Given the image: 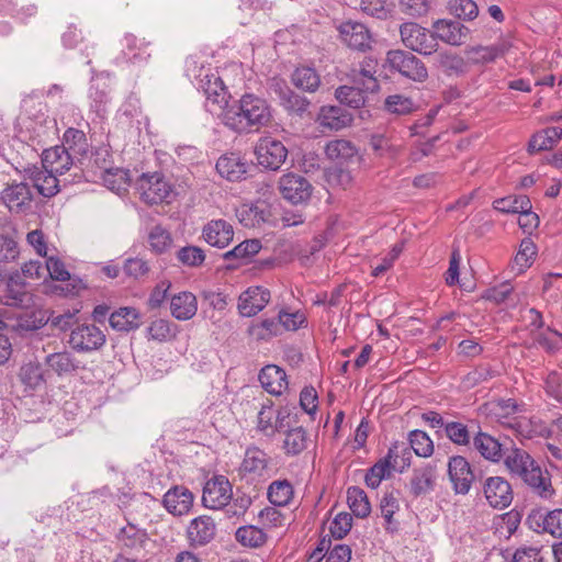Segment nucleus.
I'll list each match as a JSON object with an SVG mask.
<instances>
[{"label": "nucleus", "mask_w": 562, "mask_h": 562, "mask_svg": "<svg viewBox=\"0 0 562 562\" xmlns=\"http://www.w3.org/2000/svg\"><path fill=\"white\" fill-rule=\"evenodd\" d=\"M218 116L231 130L246 132L268 125L272 115L265 99L252 93H245L238 102L220 112Z\"/></svg>", "instance_id": "nucleus-1"}, {"label": "nucleus", "mask_w": 562, "mask_h": 562, "mask_svg": "<svg viewBox=\"0 0 562 562\" xmlns=\"http://www.w3.org/2000/svg\"><path fill=\"white\" fill-rule=\"evenodd\" d=\"M186 75L202 90L206 98V108L218 116L228 106V92L217 72H213L211 68H205L194 57L186 60Z\"/></svg>", "instance_id": "nucleus-2"}, {"label": "nucleus", "mask_w": 562, "mask_h": 562, "mask_svg": "<svg viewBox=\"0 0 562 562\" xmlns=\"http://www.w3.org/2000/svg\"><path fill=\"white\" fill-rule=\"evenodd\" d=\"M136 186L140 199L148 204L169 203L175 196L173 187L157 172L142 175Z\"/></svg>", "instance_id": "nucleus-3"}, {"label": "nucleus", "mask_w": 562, "mask_h": 562, "mask_svg": "<svg viewBox=\"0 0 562 562\" xmlns=\"http://www.w3.org/2000/svg\"><path fill=\"white\" fill-rule=\"evenodd\" d=\"M514 475L520 477L542 499H551L555 494L550 473L533 459L519 468Z\"/></svg>", "instance_id": "nucleus-4"}, {"label": "nucleus", "mask_w": 562, "mask_h": 562, "mask_svg": "<svg viewBox=\"0 0 562 562\" xmlns=\"http://www.w3.org/2000/svg\"><path fill=\"white\" fill-rule=\"evenodd\" d=\"M238 473L248 483L266 481L271 476L270 458L258 448H249L245 452Z\"/></svg>", "instance_id": "nucleus-5"}, {"label": "nucleus", "mask_w": 562, "mask_h": 562, "mask_svg": "<svg viewBox=\"0 0 562 562\" xmlns=\"http://www.w3.org/2000/svg\"><path fill=\"white\" fill-rule=\"evenodd\" d=\"M255 156L259 166L278 170L288 157V149L279 139L265 135L256 143Z\"/></svg>", "instance_id": "nucleus-6"}, {"label": "nucleus", "mask_w": 562, "mask_h": 562, "mask_svg": "<svg viewBox=\"0 0 562 562\" xmlns=\"http://www.w3.org/2000/svg\"><path fill=\"white\" fill-rule=\"evenodd\" d=\"M403 44L419 54L430 55L437 52V41L434 34L417 23H404L401 29Z\"/></svg>", "instance_id": "nucleus-7"}, {"label": "nucleus", "mask_w": 562, "mask_h": 562, "mask_svg": "<svg viewBox=\"0 0 562 562\" xmlns=\"http://www.w3.org/2000/svg\"><path fill=\"white\" fill-rule=\"evenodd\" d=\"M386 63L392 69L414 81L423 82L428 77L423 61L411 53L400 49L390 50L386 55Z\"/></svg>", "instance_id": "nucleus-8"}, {"label": "nucleus", "mask_w": 562, "mask_h": 562, "mask_svg": "<svg viewBox=\"0 0 562 562\" xmlns=\"http://www.w3.org/2000/svg\"><path fill=\"white\" fill-rule=\"evenodd\" d=\"M69 344L78 351H93L105 344V335L94 324H82L71 330Z\"/></svg>", "instance_id": "nucleus-9"}, {"label": "nucleus", "mask_w": 562, "mask_h": 562, "mask_svg": "<svg viewBox=\"0 0 562 562\" xmlns=\"http://www.w3.org/2000/svg\"><path fill=\"white\" fill-rule=\"evenodd\" d=\"M232 498V485L223 476H214L209 480L203 488V505L211 509H221L229 503Z\"/></svg>", "instance_id": "nucleus-10"}, {"label": "nucleus", "mask_w": 562, "mask_h": 562, "mask_svg": "<svg viewBox=\"0 0 562 562\" xmlns=\"http://www.w3.org/2000/svg\"><path fill=\"white\" fill-rule=\"evenodd\" d=\"M270 297L268 289L259 285L249 286L238 296V313L244 317L255 316L267 306Z\"/></svg>", "instance_id": "nucleus-11"}, {"label": "nucleus", "mask_w": 562, "mask_h": 562, "mask_svg": "<svg viewBox=\"0 0 562 562\" xmlns=\"http://www.w3.org/2000/svg\"><path fill=\"white\" fill-rule=\"evenodd\" d=\"M279 189L282 196L293 204L307 201L312 193L311 183L295 173L283 175L279 180Z\"/></svg>", "instance_id": "nucleus-12"}, {"label": "nucleus", "mask_w": 562, "mask_h": 562, "mask_svg": "<svg viewBox=\"0 0 562 562\" xmlns=\"http://www.w3.org/2000/svg\"><path fill=\"white\" fill-rule=\"evenodd\" d=\"M448 475L457 494H468L474 480L470 463L464 457L454 456L448 462Z\"/></svg>", "instance_id": "nucleus-13"}, {"label": "nucleus", "mask_w": 562, "mask_h": 562, "mask_svg": "<svg viewBox=\"0 0 562 562\" xmlns=\"http://www.w3.org/2000/svg\"><path fill=\"white\" fill-rule=\"evenodd\" d=\"M484 495L488 504L498 509L508 507L513 501L512 486L501 476H491L485 480Z\"/></svg>", "instance_id": "nucleus-14"}, {"label": "nucleus", "mask_w": 562, "mask_h": 562, "mask_svg": "<svg viewBox=\"0 0 562 562\" xmlns=\"http://www.w3.org/2000/svg\"><path fill=\"white\" fill-rule=\"evenodd\" d=\"M2 200L11 212L24 213L32 207L33 193L25 182L12 183L3 190Z\"/></svg>", "instance_id": "nucleus-15"}, {"label": "nucleus", "mask_w": 562, "mask_h": 562, "mask_svg": "<svg viewBox=\"0 0 562 562\" xmlns=\"http://www.w3.org/2000/svg\"><path fill=\"white\" fill-rule=\"evenodd\" d=\"M341 41L350 48L366 50L371 46V34L368 27L359 22H345L338 27Z\"/></svg>", "instance_id": "nucleus-16"}, {"label": "nucleus", "mask_w": 562, "mask_h": 562, "mask_svg": "<svg viewBox=\"0 0 562 562\" xmlns=\"http://www.w3.org/2000/svg\"><path fill=\"white\" fill-rule=\"evenodd\" d=\"M25 179L30 180L37 192L45 198L54 196L59 191L57 175L43 168L42 164L26 168Z\"/></svg>", "instance_id": "nucleus-17"}, {"label": "nucleus", "mask_w": 562, "mask_h": 562, "mask_svg": "<svg viewBox=\"0 0 562 562\" xmlns=\"http://www.w3.org/2000/svg\"><path fill=\"white\" fill-rule=\"evenodd\" d=\"M216 533L214 520L206 515L192 519L187 528V539L192 547H202L210 543Z\"/></svg>", "instance_id": "nucleus-18"}, {"label": "nucleus", "mask_w": 562, "mask_h": 562, "mask_svg": "<svg viewBox=\"0 0 562 562\" xmlns=\"http://www.w3.org/2000/svg\"><path fill=\"white\" fill-rule=\"evenodd\" d=\"M432 29L436 40L439 38L440 41L452 46L462 45L465 42L469 33L468 27H465L459 21L447 19L437 20L432 24Z\"/></svg>", "instance_id": "nucleus-19"}, {"label": "nucleus", "mask_w": 562, "mask_h": 562, "mask_svg": "<svg viewBox=\"0 0 562 562\" xmlns=\"http://www.w3.org/2000/svg\"><path fill=\"white\" fill-rule=\"evenodd\" d=\"M194 496L192 492L182 485L171 487L164 495V506L173 516H182L190 512Z\"/></svg>", "instance_id": "nucleus-20"}, {"label": "nucleus", "mask_w": 562, "mask_h": 562, "mask_svg": "<svg viewBox=\"0 0 562 562\" xmlns=\"http://www.w3.org/2000/svg\"><path fill=\"white\" fill-rule=\"evenodd\" d=\"M216 171L228 181H240L246 178L249 170L248 161L237 154L221 156L216 161Z\"/></svg>", "instance_id": "nucleus-21"}, {"label": "nucleus", "mask_w": 562, "mask_h": 562, "mask_svg": "<svg viewBox=\"0 0 562 562\" xmlns=\"http://www.w3.org/2000/svg\"><path fill=\"white\" fill-rule=\"evenodd\" d=\"M65 145L50 147L42 154L43 168L57 176L64 175L74 164V158Z\"/></svg>", "instance_id": "nucleus-22"}, {"label": "nucleus", "mask_w": 562, "mask_h": 562, "mask_svg": "<svg viewBox=\"0 0 562 562\" xmlns=\"http://www.w3.org/2000/svg\"><path fill=\"white\" fill-rule=\"evenodd\" d=\"M378 61L374 58L366 57L357 67L350 70L349 77L353 85L363 87L369 92H375L379 89V82L375 78Z\"/></svg>", "instance_id": "nucleus-23"}, {"label": "nucleus", "mask_w": 562, "mask_h": 562, "mask_svg": "<svg viewBox=\"0 0 562 562\" xmlns=\"http://www.w3.org/2000/svg\"><path fill=\"white\" fill-rule=\"evenodd\" d=\"M234 237L233 226L225 220H213L203 228L204 240L217 248L226 247Z\"/></svg>", "instance_id": "nucleus-24"}, {"label": "nucleus", "mask_w": 562, "mask_h": 562, "mask_svg": "<svg viewBox=\"0 0 562 562\" xmlns=\"http://www.w3.org/2000/svg\"><path fill=\"white\" fill-rule=\"evenodd\" d=\"M88 97L91 109L99 115L105 112L110 103V82L104 76L93 77L89 87Z\"/></svg>", "instance_id": "nucleus-25"}, {"label": "nucleus", "mask_w": 562, "mask_h": 562, "mask_svg": "<svg viewBox=\"0 0 562 562\" xmlns=\"http://www.w3.org/2000/svg\"><path fill=\"white\" fill-rule=\"evenodd\" d=\"M261 386L272 395H281L288 389L286 374L274 364L266 366L259 373Z\"/></svg>", "instance_id": "nucleus-26"}, {"label": "nucleus", "mask_w": 562, "mask_h": 562, "mask_svg": "<svg viewBox=\"0 0 562 562\" xmlns=\"http://www.w3.org/2000/svg\"><path fill=\"white\" fill-rule=\"evenodd\" d=\"M198 311L195 295L188 291L179 292L170 299V313L178 321L191 319Z\"/></svg>", "instance_id": "nucleus-27"}, {"label": "nucleus", "mask_w": 562, "mask_h": 562, "mask_svg": "<svg viewBox=\"0 0 562 562\" xmlns=\"http://www.w3.org/2000/svg\"><path fill=\"white\" fill-rule=\"evenodd\" d=\"M317 122L323 127L339 131L351 124L352 115L340 106L328 105L321 109Z\"/></svg>", "instance_id": "nucleus-28"}, {"label": "nucleus", "mask_w": 562, "mask_h": 562, "mask_svg": "<svg viewBox=\"0 0 562 562\" xmlns=\"http://www.w3.org/2000/svg\"><path fill=\"white\" fill-rule=\"evenodd\" d=\"M49 321L46 311L32 310L29 312L19 313L9 326L16 333L33 331L42 328Z\"/></svg>", "instance_id": "nucleus-29"}, {"label": "nucleus", "mask_w": 562, "mask_h": 562, "mask_svg": "<svg viewBox=\"0 0 562 562\" xmlns=\"http://www.w3.org/2000/svg\"><path fill=\"white\" fill-rule=\"evenodd\" d=\"M282 434V450L288 457L301 454L311 443L310 436L302 426H295Z\"/></svg>", "instance_id": "nucleus-30"}, {"label": "nucleus", "mask_w": 562, "mask_h": 562, "mask_svg": "<svg viewBox=\"0 0 562 562\" xmlns=\"http://www.w3.org/2000/svg\"><path fill=\"white\" fill-rule=\"evenodd\" d=\"M435 64L447 76H462L468 71L467 59L447 50L439 52L435 55Z\"/></svg>", "instance_id": "nucleus-31"}, {"label": "nucleus", "mask_w": 562, "mask_h": 562, "mask_svg": "<svg viewBox=\"0 0 562 562\" xmlns=\"http://www.w3.org/2000/svg\"><path fill=\"white\" fill-rule=\"evenodd\" d=\"M123 56L131 64L139 65L147 61L150 57V54L147 52L149 43L145 40H138L132 34H126L123 38Z\"/></svg>", "instance_id": "nucleus-32"}, {"label": "nucleus", "mask_w": 562, "mask_h": 562, "mask_svg": "<svg viewBox=\"0 0 562 562\" xmlns=\"http://www.w3.org/2000/svg\"><path fill=\"white\" fill-rule=\"evenodd\" d=\"M1 301L4 305L25 308L33 304L32 294L24 289L23 284L13 279L8 281Z\"/></svg>", "instance_id": "nucleus-33"}, {"label": "nucleus", "mask_w": 562, "mask_h": 562, "mask_svg": "<svg viewBox=\"0 0 562 562\" xmlns=\"http://www.w3.org/2000/svg\"><path fill=\"white\" fill-rule=\"evenodd\" d=\"M325 153L330 160L344 165L356 158L357 148L350 140L334 139L326 145Z\"/></svg>", "instance_id": "nucleus-34"}, {"label": "nucleus", "mask_w": 562, "mask_h": 562, "mask_svg": "<svg viewBox=\"0 0 562 562\" xmlns=\"http://www.w3.org/2000/svg\"><path fill=\"white\" fill-rule=\"evenodd\" d=\"M436 481L435 468L426 465L414 471L411 480V492L415 496L427 494L434 490Z\"/></svg>", "instance_id": "nucleus-35"}, {"label": "nucleus", "mask_w": 562, "mask_h": 562, "mask_svg": "<svg viewBox=\"0 0 562 562\" xmlns=\"http://www.w3.org/2000/svg\"><path fill=\"white\" fill-rule=\"evenodd\" d=\"M473 446L484 459L492 462H498L504 457L502 445L488 434L479 432L473 439Z\"/></svg>", "instance_id": "nucleus-36"}, {"label": "nucleus", "mask_w": 562, "mask_h": 562, "mask_svg": "<svg viewBox=\"0 0 562 562\" xmlns=\"http://www.w3.org/2000/svg\"><path fill=\"white\" fill-rule=\"evenodd\" d=\"M465 59L469 64H486L494 61L496 58L504 54V48L501 45L490 46H471L465 48Z\"/></svg>", "instance_id": "nucleus-37"}, {"label": "nucleus", "mask_w": 562, "mask_h": 562, "mask_svg": "<svg viewBox=\"0 0 562 562\" xmlns=\"http://www.w3.org/2000/svg\"><path fill=\"white\" fill-rule=\"evenodd\" d=\"M109 322L113 329L128 331L139 326V314L133 307H121L110 315Z\"/></svg>", "instance_id": "nucleus-38"}, {"label": "nucleus", "mask_w": 562, "mask_h": 562, "mask_svg": "<svg viewBox=\"0 0 562 562\" xmlns=\"http://www.w3.org/2000/svg\"><path fill=\"white\" fill-rule=\"evenodd\" d=\"M369 91L364 90L359 85L353 86H341L336 89V99L352 109H359L366 103V93Z\"/></svg>", "instance_id": "nucleus-39"}, {"label": "nucleus", "mask_w": 562, "mask_h": 562, "mask_svg": "<svg viewBox=\"0 0 562 562\" xmlns=\"http://www.w3.org/2000/svg\"><path fill=\"white\" fill-rule=\"evenodd\" d=\"M536 521L542 531L550 533L555 538H562V509H554L547 515H533L530 517Z\"/></svg>", "instance_id": "nucleus-40"}, {"label": "nucleus", "mask_w": 562, "mask_h": 562, "mask_svg": "<svg viewBox=\"0 0 562 562\" xmlns=\"http://www.w3.org/2000/svg\"><path fill=\"white\" fill-rule=\"evenodd\" d=\"M279 98L281 105L292 114L302 116L308 109L310 101L291 91L289 88H280Z\"/></svg>", "instance_id": "nucleus-41"}, {"label": "nucleus", "mask_w": 562, "mask_h": 562, "mask_svg": "<svg viewBox=\"0 0 562 562\" xmlns=\"http://www.w3.org/2000/svg\"><path fill=\"white\" fill-rule=\"evenodd\" d=\"M347 503L353 515L359 518L367 517L371 512L366 492L358 486H350L347 490Z\"/></svg>", "instance_id": "nucleus-42"}, {"label": "nucleus", "mask_w": 562, "mask_h": 562, "mask_svg": "<svg viewBox=\"0 0 562 562\" xmlns=\"http://www.w3.org/2000/svg\"><path fill=\"white\" fill-rule=\"evenodd\" d=\"M45 363L58 375L71 373L78 368L76 359L66 351L46 356Z\"/></svg>", "instance_id": "nucleus-43"}, {"label": "nucleus", "mask_w": 562, "mask_h": 562, "mask_svg": "<svg viewBox=\"0 0 562 562\" xmlns=\"http://www.w3.org/2000/svg\"><path fill=\"white\" fill-rule=\"evenodd\" d=\"M493 207L502 213H520L531 210V202L526 195H509L495 200Z\"/></svg>", "instance_id": "nucleus-44"}, {"label": "nucleus", "mask_w": 562, "mask_h": 562, "mask_svg": "<svg viewBox=\"0 0 562 562\" xmlns=\"http://www.w3.org/2000/svg\"><path fill=\"white\" fill-rule=\"evenodd\" d=\"M292 82L299 89L314 92L319 87L321 79L314 68L300 67L293 72Z\"/></svg>", "instance_id": "nucleus-45"}, {"label": "nucleus", "mask_w": 562, "mask_h": 562, "mask_svg": "<svg viewBox=\"0 0 562 562\" xmlns=\"http://www.w3.org/2000/svg\"><path fill=\"white\" fill-rule=\"evenodd\" d=\"M537 254V248L533 241L529 238L521 240L519 250L516 254L512 269L516 273H522L532 263V260Z\"/></svg>", "instance_id": "nucleus-46"}, {"label": "nucleus", "mask_w": 562, "mask_h": 562, "mask_svg": "<svg viewBox=\"0 0 562 562\" xmlns=\"http://www.w3.org/2000/svg\"><path fill=\"white\" fill-rule=\"evenodd\" d=\"M235 536L241 546L249 548H259L267 541L263 530L251 525L239 527Z\"/></svg>", "instance_id": "nucleus-47"}, {"label": "nucleus", "mask_w": 562, "mask_h": 562, "mask_svg": "<svg viewBox=\"0 0 562 562\" xmlns=\"http://www.w3.org/2000/svg\"><path fill=\"white\" fill-rule=\"evenodd\" d=\"M147 539V532L132 524L123 527L119 533V540L123 546L134 550L142 549Z\"/></svg>", "instance_id": "nucleus-48"}, {"label": "nucleus", "mask_w": 562, "mask_h": 562, "mask_svg": "<svg viewBox=\"0 0 562 562\" xmlns=\"http://www.w3.org/2000/svg\"><path fill=\"white\" fill-rule=\"evenodd\" d=\"M293 496V487L286 480L274 481L268 488V498L274 506H285Z\"/></svg>", "instance_id": "nucleus-49"}, {"label": "nucleus", "mask_w": 562, "mask_h": 562, "mask_svg": "<svg viewBox=\"0 0 562 562\" xmlns=\"http://www.w3.org/2000/svg\"><path fill=\"white\" fill-rule=\"evenodd\" d=\"M279 323L276 319H263L248 327V335L257 341L269 340L279 334Z\"/></svg>", "instance_id": "nucleus-50"}, {"label": "nucleus", "mask_w": 562, "mask_h": 562, "mask_svg": "<svg viewBox=\"0 0 562 562\" xmlns=\"http://www.w3.org/2000/svg\"><path fill=\"white\" fill-rule=\"evenodd\" d=\"M148 244L151 251L156 254L166 252L172 245L170 233L160 225L150 228L148 233Z\"/></svg>", "instance_id": "nucleus-51"}, {"label": "nucleus", "mask_w": 562, "mask_h": 562, "mask_svg": "<svg viewBox=\"0 0 562 562\" xmlns=\"http://www.w3.org/2000/svg\"><path fill=\"white\" fill-rule=\"evenodd\" d=\"M409 446L418 457L428 458L434 452V442L423 430L415 429L408 435Z\"/></svg>", "instance_id": "nucleus-52"}, {"label": "nucleus", "mask_w": 562, "mask_h": 562, "mask_svg": "<svg viewBox=\"0 0 562 562\" xmlns=\"http://www.w3.org/2000/svg\"><path fill=\"white\" fill-rule=\"evenodd\" d=\"M384 109L392 114L406 115L415 111V102L403 94L389 95L384 101Z\"/></svg>", "instance_id": "nucleus-53"}, {"label": "nucleus", "mask_w": 562, "mask_h": 562, "mask_svg": "<svg viewBox=\"0 0 562 562\" xmlns=\"http://www.w3.org/2000/svg\"><path fill=\"white\" fill-rule=\"evenodd\" d=\"M258 430L265 436L272 437L277 434L274 408L270 401L262 404L258 413Z\"/></svg>", "instance_id": "nucleus-54"}, {"label": "nucleus", "mask_w": 562, "mask_h": 562, "mask_svg": "<svg viewBox=\"0 0 562 562\" xmlns=\"http://www.w3.org/2000/svg\"><path fill=\"white\" fill-rule=\"evenodd\" d=\"M64 145L74 155H82L87 151L86 134L77 128H68L64 134Z\"/></svg>", "instance_id": "nucleus-55"}, {"label": "nucleus", "mask_w": 562, "mask_h": 562, "mask_svg": "<svg viewBox=\"0 0 562 562\" xmlns=\"http://www.w3.org/2000/svg\"><path fill=\"white\" fill-rule=\"evenodd\" d=\"M103 182L111 191L120 193L128 186V172L121 168L108 169L103 175Z\"/></svg>", "instance_id": "nucleus-56"}, {"label": "nucleus", "mask_w": 562, "mask_h": 562, "mask_svg": "<svg viewBox=\"0 0 562 562\" xmlns=\"http://www.w3.org/2000/svg\"><path fill=\"white\" fill-rule=\"evenodd\" d=\"M148 336L158 341H166L176 336V325L167 319H155L147 328Z\"/></svg>", "instance_id": "nucleus-57"}, {"label": "nucleus", "mask_w": 562, "mask_h": 562, "mask_svg": "<svg viewBox=\"0 0 562 562\" xmlns=\"http://www.w3.org/2000/svg\"><path fill=\"white\" fill-rule=\"evenodd\" d=\"M448 10L459 19L473 20L477 16L479 9L473 0H449Z\"/></svg>", "instance_id": "nucleus-58"}, {"label": "nucleus", "mask_w": 562, "mask_h": 562, "mask_svg": "<svg viewBox=\"0 0 562 562\" xmlns=\"http://www.w3.org/2000/svg\"><path fill=\"white\" fill-rule=\"evenodd\" d=\"M296 408L294 406L285 405L280 407L278 411L274 409V419L277 426V432H284L291 429L296 424Z\"/></svg>", "instance_id": "nucleus-59"}, {"label": "nucleus", "mask_w": 562, "mask_h": 562, "mask_svg": "<svg viewBox=\"0 0 562 562\" xmlns=\"http://www.w3.org/2000/svg\"><path fill=\"white\" fill-rule=\"evenodd\" d=\"M236 216L245 227H255L265 221L263 212L255 205H241L237 210Z\"/></svg>", "instance_id": "nucleus-60"}, {"label": "nucleus", "mask_w": 562, "mask_h": 562, "mask_svg": "<svg viewBox=\"0 0 562 562\" xmlns=\"http://www.w3.org/2000/svg\"><path fill=\"white\" fill-rule=\"evenodd\" d=\"M360 10L373 18L384 20L392 11V5L385 0H361Z\"/></svg>", "instance_id": "nucleus-61"}, {"label": "nucleus", "mask_w": 562, "mask_h": 562, "mask_svg": "<svg viewBox=\"0 0 562 562\" xmlns=\"http://www.w3.org/2000/svg\"><path fill=\"white\" fill-rule=\"evenodd\" d=\"M261 249V244L258 239H248L238 244L232 250L225 254V259L237 258V259H248L259 252Z\"/></svg>", "instance_id": "nucleus-62"}, {"label": "nucleus", "mask_w": 562, "mask_h": 562, "mask_svg": "<svg viewBox=\"0 0 562 562\" xmlns=\"http://www.w3.org/2000/svg\"><path fill=\"white\" fill-rule=\"evenodd\" d=\"M370 146L380 157L393 158L397 155L398 148L392 144L391 139L383 134H374L370 138Z\"/></svg>", "instance_id": "nucleus-63"}, {"label": "nucleus", "mask_w": 562, "mask_h": 562, "mask_svg": "<svg viewBox=\"0 0 562 562\" xmlns=\"http://www.w3.org/2000/svg\"><path fill=\"white\" fill-rule=\"evenodd\" d=\"M537 342L550 353L562 349V333L549 327L537 336Z\"/></svg>", "instance_id": "nucleus-64"}]
</instances>
